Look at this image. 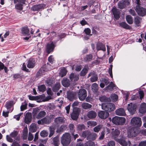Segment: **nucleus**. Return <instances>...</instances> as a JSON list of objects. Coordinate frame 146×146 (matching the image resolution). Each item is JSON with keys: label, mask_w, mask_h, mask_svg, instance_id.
Returning a JSON list of instances; mask_svg holds the SVG:
<instances>
[{"label": "nucleus", "mask_w": 146, "mask_h": 146, "mask_svg": "<svg viewBox=\"0 0 146 146\" xmlns=\"http://www.w3.org/2000/svg\"><path fill=\"white\" fill-rule=\"evenodd\" d=\"M71 141V137L69 133H65L61 137V143L63 146H68L70 143Z\"/></svg>", "instance_id": "f257e3e1"}, {"label": "nucleus", "mask_w": 146, "mask_h": 146, "mask_svg": "<svg viewBox=\"0 0 146 146\" xmlns=\"http://www.w3.org/2000/svg\"><path fill=\"white\" fill-rule=\"evenodd\" d=\"M101 106L103 110L108 112L113 111L115 109V105L111 103H103Z\"/></svg>", "instance_id": "f03ea898"}, {"label": "nucleus", "mask_w": 146, "mask_h": 146, "mask_svg": "<svg viewBox=\"0 0 146 146\" xmlns=\"http://www.w3.org/2000/svg\"><path fill=\"white\" fill-rule=\"evenodd\" d=\"M131 124L136 127H139L142 125V121L140 117H134L130 121Z\"/></svg>", "instance_id": "7ed1b4c3"}, {"label": "nucleus", "mask_w": 146, "mask_h": 146, "mask_svg": "<svg viewBox=\"0 0 146 146\" xmlns=\"http://www.w3.org/2000/svg\"><path fill=\"white\" fill-rule=\"evenodd\" d=\"M112 121L116 125H123L125 121V119L124 117H115L112 118Z\"/></svg>", "instance_id": "20e7f679"}, {"label": "nucleus", "mask_w": 146, "mask_h": 146, "mask_svg": "<svg viewBox=\"0 0 146 146\" xmlns=\"http://www.w3.org/2000/svg\"><path fill=\"white\" fill-rule=\"evenodd\" d=\"M93 136L94 138H95L97 136V135L94 133H91L90 131L88 130L84 131L82 133V136L84 138L87 137L88 140L93 139V138L92 136Z\"/></svg>", "instance_id": "39448f33"}, {"label": "nucleus", "mask_w": 146, "mask_h": 146, "mask_svg": "<svg viewBox=\"0 0 146 146\" xmlns=\"http://www.w3.org/2000/svg\"><path fill=\"white\" fill-rule=\"evenodd\" d=\"M135 11L138 14L141 16H144L146 15V9L139 5L136 6Z\"/></svg>", "instance_id": "423d86ee"}, {"label": "nucleus", "mask_w": 146, "mask_h": 146, "mask_svg": "<svg viewBox=\"0 0 146 146\" xmlns=\"http://www.w3.org/2000/svg\"><path fill=\"white\" fill-rule=\"evenodd\" d=\"M138 133L137 129L135 127H132L129 129L127 131V137L129 138H132L137 136Z\"/></svg>", "instance_id": "0eeeda50"}, {"label": "nucleus", "mask_w": 146, "mask_h": 146, "mask_svg": "<svg viewBox=\"0 0 146 146\" xmlns=\"http://www.w3.org/2000/svg\"><path fill=\"white\" fill-rule=\"evenodd\" d=\"M78 95L79 99L81 101L85 100L87 96V92L84 89L80 90L78 92Z\"/></svg>", "instance_id": "6e6552de"}, {"label": "nucleus", "mask_w": 146, "mask_h": 146, "mask_svg": "<svg viewBox=\"0 0 146 146\" xmlns=\"http://www.w3.org/2000/svg\"><path fill=\"white\" fill-rule=\"evenodd\" d=\"M136 108L137 106L135 104L130 103L128 104L127 109L130 113L133 114L135 112Z\"/></svg>", "instance_id": "1a4fd4ad"}, {"label": "nucleus", "mask_w": 146, "mask_h": 146, "mask_svg": "<svg viewBox=\"0 0 146 146\" xmlns=\"http://www.w3.org/2000/svg\"><path fill=\"white\" fill-rule=\"evenodd\" d=\"M129 4V0H121L118 3V7L121 9L125 8Z\"/></svg>", "instance_id": "9d476101"}, {"label": "nucleus", "mask_w": 146, "mask_h": 146, "mask_svg": "<svg viewBox=\"0 0 146 146\" xmlns=\"http://www.w3.org/2000/svg\"><path fill=\"white\" fill-rule=\"evenodd\" d=\"M55 46L53 42H52L50 43H48L46 45V51L48 54L50 52L53 51L54 48Z\"/></svg>", "instance_id": "9b49d317"}, {"label": "nucleus", "mask_w": 146, "mask_h": 146, "mask_svg": "<svg viewBox=\"0 0 146 146\" xmlns=\"http://www.w3.org/2000/svg\"><path fill=\"white\" fill-rule=\"evenodd\" d=\"M79 109L78 108L74 109L73 112L71 114V117L74 120H76L78 118L79 113Z\"/></svg>", "instance_id": "f8f14e48"}, {"label": "nucleus", "mask_w": 146, "mask_h": 146, "mask_svg": "<svg viewBox=\"0 0 146 146\" xmlns=\"http://www.w3.org/2000/svg\"><path fill=\"white\" fill-rule=\"evenodd\" d=\"M76 93L71 91L67 92V98L70 101H72L76 99Z\"/></svg>", "instance_id": "ddd939ff"}, {"label": "nucleus", "mask_w": 146, "mask_h": 146, "mask_svg": "<svg viewBox=\"0 0 146 146\" xmlns=\"http://www.w3.org/2000/svg\"><path fill=\"white\" fill-rule=\"evenodd\" d=\"M45 7V5L42 4L35 5L31 7V10L34 11H38L40 9H44Z\"/></svg>", "instance_id": "4468645a"}, {"label": "nucleus", "mask_w": 146, "mask_h": 146, "mask_svg": "<svg viewBox=\"0 0 146 146\" xmlns=\"http://www.w3.org/2000/svg\"><path fill=\"white\" fill-rule=\"evenodd\" d=\"M98 115L100 118L103 119H106L109 115V113L108 112L103 111H99L98 113Z\"/></svg>", "instance_id": "2eb2a0df"}, {"label": "nucleus", "mask_w": 146, "mask_h": 146, "mask_svg": "<svg viewBox=\"0 0 146 146\" xmlns=\"http://www.w3.org/2000/svg\"><path fill=\"white\" fill-rule=\"evenodd\" d=\"M112 11L114 17L116 20H117L120 18V13L116 7H113L112 9Z\"/></svg>", "instance_id": "dca6fc26"}, {"label": "nucleus", "mask_w": 146, "mask_h": 146, "mask_svg": "<svg viewBox=\"0 0 146 146\" xmlns=\"http://www.w3.org/2000/svg\"><path fill=\"white\" fill-rule=\"evenodd\" d=\"M65 118L63 117H58L54 119V122L57 124L64 123L66 121Z\"/></svg>", "instance_id": "f3484780"}, {"label": "nucleus", "mask_w": 146, "mask_h": 146, "mask_svg": "<svg viewBox=\"0 0 146 146\" xmlns=\"http://www.w3.org/2000/svg\"><path fill=\"white\" fill-rule=\"evenodd\" d=\"M111 130L112 131L111 132L112 136L115 140V139H117V137L119 135L120 131L118 129L114 128L111 129Z\"/></svg>", "instance_id": "a211bd4d"}, {"label": "nucleus", "mask_w": 146, "mask_h": 146, "mask_svg": "<svg viewBox=\"0 0 146 146\" xmlns=\"http://www.w3.org/2000/svg\"><path fill=\"white\" fill-rule=\"evenodd\" d=\"M90 76H91L90 78V80L92 82H96L98 79V75L95 73H90L89 74L88 77Z\"/></svg>", "instance_id": "6ab92c4d"}, {"label": "nucleus", "mask_w": 146, "mask_h": 146, "mask_svg": "<svg viewBox=\"0 0 146 146\" xmlns=\"http://www.w3.org/2000/svg\"><path fill=\"white\" fill-rule=\"evenodd\" d=\"M32 120V115L31 113H26L25 119V122L26 124H29Z\"/></svg>", "instance_id": "aec40b11"}, {"label": "nucleus", "mask_w": 146, "mask_h": 146, "mask_svg": "<svg viewBox=\"0 0 146 146\" xmlns=\"http://www.w3.org/2000/svg\"><path fill=\"white\" fill-rule=\"evenodd\" d=\"M116 114L120 116H124L126 115L125 110L123 108H120L115 110Z\"/></svg>", "instance_id": "412c9836"}, {"label": "nucleus", "mask_w": 146, "mask_h": 146, "mask_svg": "<svg viewBox=\"0 0 146 146\" xmlns=\"http://www.w3.org/2000/svg\"><path fill=\"white\" fill-rule=\"evenodd\" d=\"M139 112L141 113H144L146 112V104L142 103L140 105L139 109Z\"/></svg>", "instance_id": "4be33fe9"}, {"label": "nucleus", "mask_w": 146, "mask_h": 146, "mask_svg": "<svg viewBox=\"0 0 146 146\" xmlns=\"http://www.w3.org/2000/svg\"><path fill=\"white\" fill-rule=\"evenodd\" d=\"M97 116L96 113L94 111L91 110L88 112L87 114V116L90 119H94Z\"/></svg>", "instance_id": "5701e85b"}, {"label": "nucleus", "mask_w": 146, "mask_h": 146, "mask_svg": "<svg viewBox=\"0 0 146 146\" xmlns=\"http://www.w3.org/2000/svg\"><path fill=\"white\" fill-rule=\"evenodd\" d=\"M96 49L97 50H101L105 51L106 50L105 45L100 42H98L97 44Z\"/></svg>", "instance_id": "b1692460"}, {"label": "nucleus", "mask_w": 146, "mask_h": 146, "mask_svg": "<svg viewBox=\"0 0 146 146\" xmlns=\"http://www.w3.org/2000/svg\"><path fill=\"white\" fill-rule=\"evenodd\" d=\"M142 18L139 16H136L134 18V23L137 27L140 26L142 22Z\"/></svg>", "instance_id": "393cba45"}, {"label": "nucleus", "mask_w": 146, "mask_h": 146, "mask_svg": "<svg viewBox=\"0 0 146 146\" xmlns=\"http://www.w3.org/2000/svg\"><path fill=\"white\" fill-rule=\"evenodd\" d=\"M63 86L65 87H68L70 85V81L67 78H64L62 81Z\"/></svg>", "instance_id": "a878e982"}, {"label": "nucleus", "mask_w": 146, "mask_h": 146, "mask_svg": "<svg viewBox=\"0 0 146 146\" xmlns=\"http://www.w3.org/2000/svg\"><path fill=\"white\" fill-rule=\"evenodd\" d=\"M35 62L32 59H30L28 61L27 66L29 68H33L35 66Z\"/></svg>", "instance_id": "bb28decb"}, {"label": "nucleus", "mask_w": 146, "mask_h": 146, "mask_svg": "<svg viewBox=\"0 0 146 146\" xmlns=\"http://www.w3.org/2000/svg\"><path fill=\"white\" fill-rule=\"evenodd\" d=\"M46 112L44 111H40L36 116V118L38 119H40L45 116L46 115Z\"/></svg>", "instance_id": "cd10ccee"}, {"label": "nucleus", "mask_w": 146, "mask_h": 146, "mask_svg": "<svg viewBox=\"0 0 146 146\" xmlns=\"http://www.w3.org/2000/svg\"><path fill=\"white\" fill-rule=\"evenodd\" d=\"M115 140L123 146H126L127 144L126 141L123 139L117 138Z\"/></svg>", "instance_id": "c85d7f7f"}, {"label": "nucleus", "mask_w": 146, "mask_h": 146, "mask_svg": "<svg viewBox=\"0 0 146 146\" xmlns=\"http://www.w3.org/2000/svg\"><path fill=\"white\" fill-rule=\"evenodd\" d=\"M14 104V103L13 101H8L6 102L5 106L8 110L11 108Z\"/></svg>", "instance_id": "c756f323"}, {"label": "nucleus", "mask_w": 146, "mask_h": 146, "mask_svg": "<svg viewBox=\"0 0 146 146\" xmlns=\"http://www.w3.org/2000/svg\"><path fill=\"white\" fill-rule=\"evenodd\" d=\"M28 131L27 127H25L23 131L22 137L23 139H26L27 137Z\"/></svg>", "instance_id": "7c9ffc66"}, {"label": "nucleus", "mask_w": 146, "mask_h": 146, "mask_svg": "<svg viewBox=\"0 0 146 146\" xmlns=\"http://www.w3.org/2000/svg\"><path fill=\"white\" fill-rule=\"evenodd\" d=\"M53 142L55 146H58L60 144V141L58 136H56L53 138Z\"/></svg>", "instance_id": "2f4dec72"}, {"label": "nucleus", "mask_w": 146, "mask_h": 146, "mask_svg": "<svg viewBox=\"0 0 146 146\" xmlns=\"http://www.w3.org/2000/svg\"><path fill=\"white\" fill-rule=\"evenodd\" d=\"M99 100L102 102H109L111 100L110 98L106 97L105 96H101L99 98Z\"/></svg>", "instance_id": "473e14b6"}, {"label": "nucleus", "mask_w": 146, "mask_h": 146, "mask_svg": "<svg viewBox=\"0 0 146 146\" xmlns=\"http://www.w3.org/2000/svg\"><path fill=\"white\" fill-rule=\"evenodd\" d=\"M37 129L36 125L35 123H32L30 126L29 131L31 132H35Z\"/></svg>", "instance_id": "72a5a7b5"}, {"label": "nucleus", "mask_w": 146, "mask_h": 146, "mask_svg": "<svg viewBox=\"0 0 146 146\" xmlns=\"http://www.w3.org/2000/svg\"><path fill=\"white\" fill-rule=\"evenodd\" d=\"M115 87V85L113 82H111L110 84L105 88L107 91H111L113 90L114 87Z\"/></svg>", "instance_id": "f704fd0d"}, {"label": "nucleus", "mask_w": 146, "mask_h": 146, "mask_svg": "<svg viewBox=\"0 0 146 146\" xmlns=\"http://www.w3.org/2000/svg\"><path fill=\"white\" fill-rule=\"evenodd\" d=\"M22 33L25 35H28L29 34V30L27 27H25L22 28Z\"/></svg>", "instance_id": "c9c22d12"}, {"label": "nucleus", "mask_w": 146, "mask_h": 146, "mask_svg": "<svg viewBox=\"0 0 146 146\" xmlns=\"http://www.w3.org/2000/svg\"><path fill=\"white\" fill-rule=\"evenodd\" d=\"M92 90L94 92H97L98 90V85L96 83H94L92 85Z\"/></svg>", "instance_id": "e433bc0d"}, {"label": "nucleus", "mask_w": 146, "mask_h": 146, "mask_svg": "<svg viewBox=\"0 0 146 146\" xmlns=\"http://www.w3.org/2000/svg\"><path fill=\"white\" fill-rule=\"evenodd\" d=\"M81 106L82 108L86 110L90 109L92 107L91 105L87 103H84L82 104Z\"/></svg>", "instance_id": "4c0bfd02"}, {"label": "nucleus", "mask_w": 146, "mask_h": 146, "mask_svg": "<svg viewBox=\"0 0 146 146\" xmlns=\"http://www.w3.org/2000/svg\"><path fill=\"white\" fill-rule=\"evenodd\" d=\"M126 20L127 23L129 24H131L133 23V18L130 15H127L126 16Z\"/></svg>", "instance_id": "58836bf2"}, {"label": "nucleus", "mask_w": 146, "mask_h": 146, "mask_svg": "<svg viewBox=\"0 0 146 146\" xmlns=\"http://www.w3.org/2000/svg\"><path fill=\"white\" fill-rule=\"evenodd\" d=\"M58 105L57 106L60 108L63 103V99L62 98H59L57 100Z\"/></svg>", "instance_id": "ea45409f"}, {"label": "nucleus", "mask_w": 146, "mask_h": 146, "mask_svg": "<svg viewBox=\"0 0 146 146\" xmlns=\"http://www.w3.org/2000/svg\"><path fill=\"white\" fill-rule=\"evenodd\" d=\"M119 25L120 26L125 29H129L130 28V27L125 22L121 23Z\"/></svg>", "instance_id": "a19ab883"}, {"label": "nucleus", "mask_w": 146, "mask_h": 146, "mask_svg": "<svg viewBox=\"0 0 146 146\" xmlns=\"http://www.w3.org/2000/svg\"><path fill=\"white\" fill-rule=\"evenodd\" d=\"M92 55L90 54L86 56L84 58V60L86 62H88L90 61L92 59Z\"/></svg>", "instance_id": "79ce46f5"}, {"label": "nucleus", "mask_w": 146, "mask_h": 146, "mask_svg": "<svg viewBox=\"0 0 146 146\" xmlns=\"http://www.w3.org/2000/svg\"><path fill=\"white\" fill-rule=\"evenodd\" d=\"M38 89L39 92H43L46 90V87L44 85H41L38 86Z\"/></svg>", "instance_id": "37998d69"}, {"label": "nucleus", "mask_w": 146, "mask_h": 146, "mask_svg": "<svg viewBox=\"0 0 146 146\" xmlns=\"http://www.w3.org/2000/svg\"><path fill=\"white\" fill-rule=\"evenodd\" d=\"M110 97L111 100L113 102L116 101L118 99L117 95L115 94H111Z\"/></svg>", "instance_id": "c03bdc74"}, {"label": "nucleus", "mask_w": 146, "mask_h": 146, "mask_svg": "<svg viewBox=\"0 0 146 146\" xmlns=\"http://www.w3.org/2000/svg\"><path fill=\"white\" fill-rule=\"evenodd\" d=\"M54 128L52 126L49 127L50 134L49 137H50L52 136L54 133Z\"/></svg>", "instance_id": "a18cd8bd"}, {"label": "nucleus", "mask_w": 146, "mask_h": 146, "mask_svg": "<svg viewBox=\"0 0 146 146\" xmlns=\"http://www.w3.org/2000/svg\"><path fill=\"white\" fill-rule=\"evenodd\" d=\"M102 127L101 125H99L95 127L93 129L94 131L96 132H98L101 129Z\"/></svg>", "instance_id": "49530a36"}, {"label": "nucleus", "mask_w": 146, "mask_h": 146, "mask_svg": "<svg viewBox=\"0 0 146 146\" xmlns=\"http://www.w3.org/2000/svg\"><path fill=\"white\" fill-rule=\"evenodd\" d=\"M60 86L59 83H58L55 84L52 88L53 91L54 92H56L60 88Z\"/></svg>", "instance_id": "de8ad7c7"}, {"label": "nucleus", "mask_w": 146, "mask_h": 146, "mask_svg": "<svg viewBox=\"0 0 146 146\" xmlns=\"http://www.w3.org/2000/svg\"><path fill=\"white\" fill-rule=\"evenodd\" d=\"M88 70V68H84L81 71L80 73V76H84L87 73Z\"/></svg>", "instance_id": "09e8293b"}, {"label": "nucleus", "mask_w": 146, "mask_h": 146, "mask_svg": "<svg viewBox=\"0 0 146 146\" xmlns=\"http://www.w3.org/2000/svg\"><path fill=\"white\" fill-rule=\"evenodd\" d=\"M44 124H48L50 122V118L48 117H46L42 119Z\"/></svg>", "instance_id": "8fccbe9b"}, {"label": "nucleus", "mask_w": 146, "mask_h": 146, "mask_svg": "<svg viewBox=\"0 0 146 146\" xmlns=\"http://www.w3.org/2000/svg\"><path fill=\"white\" fill-rule=\"evenodd\" d=\"M67 73V71L65 69L63 68L61 70L60 73V76L62 77L65 76Z\"/></svg>", "instance_id": "3c124183"}, {"label": "nucleus", "mask_w": 146, "mask_h": 146, "mask_svg": "<svg viewBox=\"0 0 146 146\" xmlns=\"http://www.w3.org/2000/svg\"><path fill=\"white\" fill-rule=\"evenodd\" d=\"M48 132L45 130L42 131L40 133V135L42 137H45L47 136Z\"/></svg>", "instance_id": "603ef678"}, {"label": "nucleus", "mask_w": 146, "mask_h": 146, "mask_svg": "<svg viewBox=\"0 0 146 146\" xmlns=\"http://www.w3.org/2000/svg\"><path fill=\"white\" fill-rule=\"evenodd\" d=\"M74 126L73 124L71 123L69 125V128L71 133L75 131V130L74 129Z\"/></svg>", "instance_id": "864d4df0"}, {"label": "nucleus", "mask_w": 146, "mask_h": 146, "mask_svg": "<svg viewBox=\"0 0 146 146\" xmlns=\"http://www.w3.org/2000/svg\"><path fill=\"white\" fill-rule=\"evenodd\" d=\"M85 127L83 124H78L77 125V129L79 131H82L85 129Z\"/></svg>", "instance_id": "5fc2aeb1"}, {"label": "nucleus", "mask_w": 146, "mask_h": 146, "mask_svg": "<svg viewBox=\"0 0 146 146\" xmlns=\"http://www.w3.org/2000/svg\"><path fill=\"white\" fill-rule=\"evenodd\" d=\"M27 103H22V105L21 106L20 108L21 111H22L27 109Z\"/></svg>", "instance_id": "6e6d98bb"}, {"label": "nucleus", "mask_w": 146, "mask_h": 146, "mask_svg": "<svg viewBox=\"0 0 146 146\" xmlns=\"http://www.w3.org/2000/svg\"><path fill=\"white\" fill-rule=\"evenodd\" d=\"M23 4L21 3L17 4L15 6V8L18 10H21L23 9Z\"/></svg>", "instance_id": "4d7b16f0"}, {"label": "nucleus", "mask_w": 146, "mask_h": 146, "mask_svg": "<svg viewBox=\"0 0 146 146\" xmlns=\"http://www.w3.org/2000/svg\"><path fill=\"white\" fill-rule=\"evenodd\" d=\"M18 131H14L13 132H12L10 134V136L13 137L15 138L18 134Z\"/></svg>", "instance_id": "13d9d810"}, {"label": "nucleus", "mask_w": 146, "mask_h": 146, "mask_svg": "<svg viewBox=\"0 0 146 146\" xmlns=\"http://www.w3.org/2000/svg\"><path fill=\"white\" fill-rule=\"evenodd\" d=\"M54 82L51 79H49L47 80L46 81V84L48 86H52Z\"/></svg>", "instance_id": "bf43d9fd"}, {"label": "nucleus", "mask_w": 146, "mask_h": 146, "mask_svg": "<svg viewBox=\"0 0 146 146\" xmlns=\"http://www.w3.org/2000/svg\"><path fill=\"white\" fill-rule=\"evenodd\" d=\"M87 124L89 126H94L97 125L96 122L93 121H88L87 122Z\"/></svg>", "instance_id": "052dcab7"}, {"label": "nucleus", "mask_w": 146, "mask_h": 146, "mask_svg": "<svg viewBox=\"0 0 146 146\" xmlns=\"http://www.w3.org/2000/svg\"><path fill=\"white\" fill-rule=\"evenodd\" d=\"M113 67V65H110V67L109 68L108 72L110 74V76L111 78H113V75L112 72V68Z\"/></svg>", "instance_id": "680f3d73"}, {"label": "nucleus", "mask_w": 146, "mask_h": 146, "mask_svg": "<svg viewBox=\"0 0 146 146\" xmlns=\"http://www.w3.org/2000/svg\"><path fill=\"white\" fill-rule=\"evenodd\" d=\"M105 134V131H102L101 132V135L99 138V139L101 140H102L104 137Z\"/></svg>", "instance_id": "e2e57ef3"}, {"label": "nucleus", "mask_w": 146, "mask_h": 146, "mask_svg": "<svg viewBox=\"0 0 146 146\" xmlns=\"http://www.w3.org/2000/svg\"><path fill=\"white\" fill-rule=\"evenodd\" d=\"M102 81L104 82L106 85H108L110 82L109 79L108 78H102Z\"/></svg>", "instance_id": "0e129e2a"}, {"label": "nucleus", "mask_w": 146, "mask_h": 146, "mask_svg": "<svg viewBox=\"0 0 146 146\" xmlns=\"http://www.w3.org/2000/svg\"><path fill=\"white\" fill-rule=\"evenodd\" d=\"M138 146H146V140L141 141Z\"/></svg>", "instance_id": "69168bd1"}, {"label": "nucleus", "mask_w": 146, "mask_h": 146, "mask_svg": "<svg viewBox=\"0 0 146 146\" xmlns=\"http://www.w3.org/2000/svg\"><path fill=\"white\" fill-rule=\"evenodd\" d=\"M107 146H115V143L114 141H111L108 142Z\"/></svg>", "instance_id": "338daca9"}, {"label": "nucleus", "mask_w": 146, "mask_h": 146, "mask_svg": "<svg viewBox=\"0 0 146 146\" xmlns=\"http://www.w3.org/2000/svg\"><path fill=\"white\" fill-rule=\"evenodd\" d=\"M84 32L87 35H89L91 33V30L89 28H87L84 30Z\"/></svg>", "instance_id": "774afa93"}]
</instances>
